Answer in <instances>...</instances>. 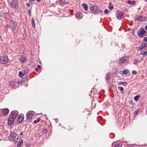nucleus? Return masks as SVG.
Returning a JSON list of instances; mask_svg holds the SVG:
<instances>
[{"instance_id": "obj_45", "label": "nucleus", "mask_w": 147, "mask_h": 147, "mask_svg": "<svg viewBox=\"0 0 147 147\" xmlns=\"http://www.w3.org/2000/svg\"><path fill=\"white\" fill-rule=\"evenodd\" d=\"M38 68V69H39L40 68V66L39 65H38L37 66Z\"/></svg>"}, {"instance_id": "obj_42", "label": "nucleus", "mask_w": 147, "mask_h": 147, "mask_svg": "<svg viewBox=\"0 0 147 147\" xmlns=\"http://www.w3.org/2000/svg\"><path fill=\"white\" fill-rule=\"evenodd\" d=\"M30 5L31 4L29 3H27L26 4V6L27 7H30Z\"/></svg>"}, {"instance_id": "obj_15", "label": "nucleus", "mask_w": 147, "mask_h": 147, "mask_svg": "<svg viewBox=\"0 0 147 147\" xmlns=\"http://www.w3.org/2000/svg\"><path fill=\"white\" fill-rule=\"evenodd\" d=\"M9 112V109L7 108H5L3 109V115H7Z\"/></svg>"}, {"instance_id": "obj_44", "label": "nucleus", "mask_w": 147, "mask_h": 147, "mask_svg": "<svg viewBox=\"0 0 147 147\" xmlns=\"http://www.w3.org/2000/svg\"><path fill=\"white\" fill-rule=\"evenodd\" d=\"M5 27L7 28H8L9 27H8V25L7 24L5 25Z\"/></svg>"}, {"instance_id": "obj_49", "label": "nucleus", "mask_w": 147, "mask_h": 147, "mask_svg": "<svg viewBox=\"0 0 147 147\" xmlns=\"http://www.w3.org/2000/svg\"><path fill=\"white\" fill-rule=\"evenodd\" d=\"M123 84V85H124L125 86H126L127 85V83H126V84Z\"/></svg>"}, {"instance_id": "obj_23", "label": "nucleus", "mask_w": 147, "mask_h": 147, "mask_svg": "<svg viewBox=\"0 0 147 147\" xmlns=\"http://www.w3.org/2000/svg\"><path fill=\"white\" fill-rule=\"evenodd\" d=\"M23 140H21L19 142H18V146H21L22 145L23 143Z\"/></svg>"}, {"instance_id": "obj_5", "label": "nucleus", "mask_w": 147, "mask_h": 147, "mask_svg": "<svg viewBox=\"0 0 147 147\" xmlns=\"http://www.w3.org/2000/svg\"><path fill=\"white\" fill-rule=\"evenodd\" d=\"M116 16L118 19H121L124 17L123 12L121 11H118L117 13Z\"/></svg>"}, {"instance_id": "obj_53", "label": "nucleus", "mask_w": 147, "mask_h": 147, "mask_svg": "<svg viewBox=\"0 0 147 147\" xmlns=\"http://www.w3.org/2000/svg\"><path fill=\"white\" fill-rule=\"evenodd\" d=\"M145 1H146L147 2V0H144Z\"/></svg>"}, {"instance_id": "obj_50", "label": "nucleus", "mask_w": 147, "mask_h": 147, "mask_svg": "<svg viewBox=\"0 0 147 147\" xmlns=\"http://www.w3.org/2000/svg\"><path fill=\"white\" fill-rule=\"evenodd\" d=\"M145 20L146 21H147V18H146L145 19Z\"/></svg>"}, {"instance_id": "obj_16", "label": "nucleus", "mask_w": 147, "mask_h": 147, "mask_svg": "<svg viewBox=\"0 0 147 147\" xmlns=\"http://www.w3.org/2000/svg\"><path fill=\"white\" fill-rule=\"evenodd\" d=\"M142 16H138L135 19V20H136L138 21H142Z\"/></svg>"}, {"instance_id": "obj_34", "label": "nucleus", "mask_w": 147, "mask_h": 147, "mask_svg": "<svg viewBox=\"0 0 147 147\" xmlns=\"http://www.w3.org/2000/svg\"><path fill=\"white\" fill-rule=\"evenodd\" d=\"M129 104H132L133 103V101L132 100H130L129 101Z\"/></svg>"}, {"instance_id": "obj_41", "label": "nucleus", "mask_w": 147, "mask_h": 147, "mask_svg": "<svg viewBox=\"0 0 147 147\" xmlns=\"http://www.w3.org/2000/svg\"><path fill=\"white\" fill-rule=\"evenodd\" d=\"M32 1L31 0H30L29 3L30 4H31L32 3Z\"/></svg>"}, {"instance_id": "obj_43", "label": "nucleus", "mask_w": 147, "mask_h": 147, "mask_svg": "<svg viewBox=\"0 0 147 147\" xmlns=\"http://www.w3.org/2000/svg\"><path fill=\"white\" fill-rule=\"evenodd\" d=\"M138 111H136L135 112H134V113L135 114H137V113H138Z\"/></svg>"}, {"instance_id": "obj_32", "label": "nucleus", "mask_w": 147, "mask_h": 147, "mask_svg": "<svg viewBox=\"0 0 147 147\" xmlns=\"http://www.w3.org/2000/svg\"><path fill=\"white\" fill-rule=\"evenodd\" d=\"M104 13L105 14H107L109 13L108 10L107 9H106L105 10Z\"/></svg>"}, {"instance_id": "obj_36", "label": "nucleus", "mask_w": 147, "mask_h": 147, "mask_svg": "<svg viewBox=\"0 0 147 147\" xmlns=\"http://www.w3.org/2000/svg\"><path fill=\"white\" fill-rule=\"evenodd\" d=\"M123 73L124 74H127V70H125L123 71Z\"/></svg>"}, {"instance_id": "obj_25", "label": "nucleus", "mask_w": 147, "mask_h": 147, "mask_svg": "<svg viewBox=\"0 0 147 147\" xmlns=\"http://www.w3.org/2000/svg\"><path fill=\"white\" fill-rule=\"evenodd\" d=\"M24 75H25L24 74H23L22 72L20 71L19 72V76L20 77H22Z\"/></svg>"}, {"instance_id": "obj_13", "label": "nucleus", "mask_w": 147, "mask_h": 147, "mask_svg": "<svg viewBox=\"0 0 147 147\" xmlns=\"http://www.w3.org/2000/svg\"><path fill=\"white\" fill-rule=\"evenodd\" d=\"M33 115V114L32 113L28 112L26 114V118L28 119H31Z\"/></svg>"}, {"instance_id": "obj_21", "label": "nucleus", "mask_w": 147, "mask_h": 147, "mask_svg": "<svg viewBox=\"0 0 147 147\" xmlns=\"http://www.w3.org/2000/svg\"><path fill=\"white\" fill-rule=\"evenodd\" d=\"M32 23L33 27L34 28H35V23L34 19L33 18H32Z\"/></svg>"}, {"instance_id": "obj_46", "label": "nucleus", "mask_w": 147, "mask_h": 147, "mask_svg": "<svg viewBox=\"0 0 147 147\" xmlns=\"http://www.w3.org/2000/svg\"><path fill=\"white\" fill-rule=\"evenodd\" d=\"M38 68H36L35 69V70H36V71H38Z\"/></svg>"}, {"instance_id": "obj_39", "label": "nucleus", "mask_w": 147, "mask_h": 147, "mask_svg": "<svg viewBox=\"0 0 147 147\" xmlns=\"http://www.w3.org/2000/svg\"><path fill=\"white\" fill-rule=\"evenodd\" d=\"M144 41L147 42V37H145L143 39Z\"/></svg>"}, {"instance_id": "obj_8", "label": "nucleus", "mask_w": 147, "mask_h": 147, "mask_svg": "<svg viewBox=\"0 0 147 147\" xmlns=\"http://www.w3.org/2000/svg\"><path fill=\"white\" fill-rule=\"evenodd\" d=\"M18 114V113L17 111H13L10 113L11 116L16 119Z\"/></svg>"}, {"instance_id": "obj_29", "label": "nucleus", "mask_w": 147, "mask_h": 147, "mask_svg": "<svg viewBox=\"0 0 147 147\" xmlns=\"http://www.w3.org/2000/svg\"><path fill=\"white\" fill-rule=\"evenodd\" d=\"M138 61V60L137 59H135L134 62V64L135 65H136L137 64V63Z\"/></svg>"}, {"instance_id": "obj_4", "label": "nucleus", "mask_w": 147, "mask_h": 147, "mask_svg": "<svg viewBox=\"0 0 147 147\" xmlns=\"http://www.w3.org/2000/svg\"><path fill=\"white\" fill-rule=\"evenodd\" d=\"M128 58V57L127 56H123L122 57L120 58L117 61L118 63H124L126 61Z\"/></svg>"}, {"instance_id": "obj_1", "label": "nucleus", "mask_w": 147, "mask_h": 147, "mask_svg": "<svg viewBox=\"0 0 147 147\" xmlns=\"http://www.w3.org/2000/svg\"><path fill=\"white\" fill-rule=\"evenodd\" d=\"M17 135V134L14 132L11 133L8 137L10 141H13L14 143H17L18 140Z\"/></svg>"}, {"instance_id": "obj_12", "label": "nucleus", "mask_w": 147, "mask_h": 147, "mask_svg": "<svg viewBox=\"0 0 147 147\" xmlns=\"http://www.w3.org/2000/svg\"><path fill=\"white\" fill-rule=\"evenodd\" d=\"M24 119V115H20L17 118V122L19 123H20L23 121Z\"/></svg>"}, {"instance_id": "obj_40", "label": "nucleus", "mask_w": 147, "mask_h": 147, "mask_svg": "<svg viewBox=\"0 0 147 147\" xmlns=\"http://www.w3.org/2000/svg\"><path fill=\"white\" fill-rule=\"evenodd\" d=\"M113 6H109V9H110V10H111L113 8Z\"/></svg>"}, {"instance_id": "obj_9", "label": "nucleus", "mask_w": 147, "mask_h": 147, "mask_svg": "<svg viewBox=\"0 0 147 147\" xmlns=\"http://www.w3.org/2000/svg\"><path fill=\"white\" fill-rule=\"evenodd\" d=\"M16 84H18L17 83H16L14 80H12L10 82V86L11 88H16L17 87L16 86Z\"/></svg>"}, {"instance_id": "obj_31", "label": "nucleus", "mask_w": 147, "mask_h": 147, "mask_svg": "<svg viewBox=\"0 0 147 147\" xmlns=\"http://www.w3.org/2000/svg\"><path fill=\"white\" fill-rule=\"evenodd\" d=\"M143 56H144V57L146 56V55H147V51H146L145 52H144L143 53Z\"/></svg>"}, {"instance_id": "obj_7", "label": "nucleus", "mask_w": 147, "mask_h": 147, "mask_svg": "<svg viewBox=\"0 0 147 147\" xmlns=\"http://www.w3.org/2000/svg\"><path fill=\"white\" fill-rule=\"evenodd\" d=\"M90 10L92 13H96L99 11V8L97 6H94L91 7Z\"/></svg>"}, {"instance_id": "obj_22", "label": "nucleus", "mask_w": 147, "mask_h": 147, "mask_svg": "<svg viewBox=\"0 0 147 147\" xmlns=\"http://www.w3.org/2000/svg\"><path fill=\"white\" fill-rule=\"evenodd\" d=\"M65 2V0H59V2L61 5H63Z\"/></svg>"}, {"instance_id": "obj_3", "label": "nucleus", "mask_w": 147, "mask_h": 147, "mask_svg": "<svg viewBox=\"0 0 147 147\" xmlns=\"http://www.w3.org/2000/svg\"><path fill=\"white\" fill-rule=\"evenodd\" d=\"M8 62V58L7 56L1 57L0 58V63L5 64Z\"/></svg>"}, {"instance_id": "obj_52", "label": "nucleus", "mask_w": 147, "mask_h": 147, "mask_svg": "<svg viewBox=\"0 0 147 147\" xmlns=\"http://www.w3.org/2000/svg\"><path fill=\"white\" fill-rule=\"evenodd\" d=\"M111 4V3H109V5H110Z\"/></svg>"}, {"instance_id": "obj_33", "label": "nucleus", "mask_w": 147, "mask_h": 147, "mask_svg": "<svg viewBox=\"0 0 147 147\" xmlns=\"http://www.w3.org/2000/svg\"><path fill=\"white\" fill-rule=\"evenodd\" d=\"M79 15L80 14L79 13H78L76 14V16L77 18H80L79 17Z\"/></svg>"}, {"instance_id": "obj_2", "label": "nucleus", "mask_w": 147, "mask_h": 147, "mask_svg": "<svg viewBox=\"0 0 147 147\" xmlns=\"http://www.w3.org/2000/svg\"><path fill=\"white\" fill-rule=\"evenodd\" d=\"M9 1L11 2V4L12 8L14 9L15 10H16L18 7V3L16 0H13L12 1V0H8Z\"/></svg>"}, {"instance_id": "obj_54", "label": "nucleus", "mask_w": 147, "mask_h": 147, "mask_svg": "<svg viewBox=\"0 0 147 147\" xmlns=\"http://www.w3.org/2000/svg\"><path fill=\"white\" fill-rule=\"evenodd\" d=\"M2 0H0V1H2Z\"/></svg>"}, {"instance_id": "obj_17", "label": "nucleus", "mask_w": 147, "mask_h": 147, "mask_svg": "<svg viewBox=\"0 0 147 147\" xmlns=\"http://www.w3.org/2000/svg\"><path fill=\"white\" fill-rule=\"evenodd\" d=\"M146 47H147V43L146 42H144L142 44L141 49H144Z\"/></svg>"}, {"instance_id": "obj_55", "label": "nucleus", "mask_w": 147, "mask_h": 147, "mask_svg": "<svg viewBox=\"0 0 147 147\" xmlns=\"http://www.w3.org/2000/svg\"><path fill=\"white\" fill-rule=\"evenodd\" d=\"M1 140L0 139V141Z\"/></svg>"}, {"instance_id": "obj_37", "label": "nucleus", "mask_w": 147, "mask_h": 147, "mask_svg": "<svg viewBox=\"0 0 147 147\" xmlns=\"http://www.w3.org/2000/svg\"><path fill=\"white\" fill-rule=\"evenodd\" d=\"M124 89L123 87H121L120 90L121 91V93H123V90Z\"/></svg>"}, {"instance_id": "obj_51", "label": "nucleus", "mask_w": 147, "mask_h": 147, "mask_svg": "<svg viewBox=\"0 0 147 147\" xmlns=\"http://www.w3.org/2000/svg\"><path fill=\"white\" fill-rule=\"evenodd\" d=\"M28 13H30V10L28 11Z\"/></svg>"}, {"instance_id": "obj_35", "label": "nucleus", "mask_w": 147, "mask_h": 147, "mask_svg": "<svg viewBox=\"0 0 147 147\" xmlns=\"http://www.w3.org/2000/svg\"><path fill=\"white\" fill-rule=\"evenodd\" d=\"M24 79L26 80V81H28L29 78L28 77V76H26L24 78Z\"/></svg>"}, {"instance_id": "obj_14", "label": "nucleus", "mask_w": 147, "mask_h": 147, "mask_svg": "<svg viewBox=\"0 0 147 147\" xmlns=\"http://www.w3.org/2000/svg\"><path fill=\"white\" fill-rule=\"evenodd\" d=\"M146 32L144 30H142L140 31V32L138 33V36L140 37H143L144 36L143 35L146 33Z\"/></svg>"}, {"instance_id": "obj_10", "label": "nucleus", "mask_w": 147, "mask_h": 147, "mask_svg": "<svg viewBox=\"0 0 147 147\" xmlns=\"http://www.w3.org/2000/svg\"><path fill=\"white\" fill-rule=\"evenodd\" d=\"M111 77V73H108L106 74L105 79V81L107 83H108L110 82Z\"/></svg>"}, {"instance_id": "obj_47", "label": "nucleus", "mask_w": 147, "mask_h": 147, "mask_svg": "<svg viewBox=\"0 0 147 147\" xmlns=\"http://www.w3.org/2000/svg\"><path fill=\"white\" fill-rule=\"evenodd\" d=\"M37 2H41V0H36Z\"/></svg>"}, {"instance_id": "obj_18", "label": "nucleus", "mask_w": 147, "mask_h": 147, "mask_svg": "<svg viewBox=\"0 0 147 147\" xmlns=\"http://www.w3.org/2000/svg\"><path fill=\"white\" fill-rule=\"evenodd\" d=\"M29 69L28 68L26 69H24L23 71L24 74L25 75H26L29 72Z\"/></svg>"}, {"instance_id": "obj_19", "label": "nucleus", "mask_w": 147, "mask_h": 147, "mask_svg": "<svg viewBox=\"0 0 147 147\" xmlns=\"http://www.w3.org/2000/svg\"><path fill=\"white\" fill-rule=\"evenodd\" d=\"M82 5L85 10H88V6L87 4L86 3L83 4Z\"/></svg>"}, {"instance_id": "obj_48", "label": "nucleus", "mask_w": 147, "mask_h": 147, "mask_svg": "<svg viewBox=\"0 0 147 147\" xmlns=\"http://www.w3.org/2000/svg\"><path fill=\"white\" fill-rule=\"evenodd\" d=\"M145 28L146 30H147V25L145 27Z\"/></svg>"}, {"instance_id": "obj_27", "label": "nucleus", "mask_w": 147, "mask_h": 147, "mask_svg": "<svg viewBox=\"0 0 147 147\" xmlns=\"http://www.w3.org/2000/svg\"><path fill=\"white\" fill-rule=\"evenodd\" d=\"M40 121V119L38 118V119L36 120H35L34 121L33 123H36L38 122H39Z\"/></svg>"}, {"instance_id": "obj_20", "label": "nucleus", "mask_w": 147, "mask_h": 147, "mask_svg": "<svg viewBox=\"0 0 147 147\" xmlns=\"http://www.w3.org/2000/svg\"><path fill=\"white\" fill-rule=\"evenodd\" d=\"M127 2L128 3H129L130 5H134L135 3V1H133L131 2L130 0H128L127 1Z\"/></svg>"}, {"instance_id": "obj_30", "label": "nucleus", "mask_w": 147, "mask_h": 147, "mask_svg": "<svg viewBox=\"0 0 147 147\" xmlns=\"http://www.w3.org/2000/svg\"><path fill=\"white\" fill-rule=\"evenodd\" d=\"M20 62L22 63H23L25 62V59H22L20 60Z\"/></svg>"}, {"instance_id": "obj_28", "label": "nucleus", "mask_w": 147, "mask_h": 147, "mask_svg": "<svg viewBox=\"0 0 147 147\" xmlns=\"http://www.w3.org/2000/svg\"><path fill=\"white\" fill-rule=\"evenodd\" d=\"M114 147H122V145L121 144H119L115 145Z\"/></svg>"}, {"instance_id": "obj_6", "label": "nucleus", "mask_w": 147, "mask_h": 147, "mask_svg": "<svg viewBox=\"0 0 147 147\" xmlns=\"http://www.w3.org/2000/svg\"><path fill=\"white\" fill-rule=\"evenodd\" d=\"M17 23L15 22H13L10 24V26L9 27L11 28V30L12 31H15L16 29Z\"/></svg>"}, {"instance_id": "obj_38", "label": "nucleus", "mask_w": 147, "mask_h": 147, "mask_svg": "<svg viewBox=\"0 0 147 147\" xmlns=\"http://www.w3.org/2000/svg\"><path fill=\"white\" fill-rule=\"evenodd\" d=\"M136 73L137 72L135 70L133 71L132 72V74H136Z\"/></svg>"}, {"instance_id": "obj_24", "label": "nucleus", "mask_w": 147, "mask_h": 147, "mask_svg": "<svg viewBox=\"0 0 147 147\" xmlns=\"http://www.w3.org/2000/svg\"><path fill=\"white\" fill-rule=\"evenodd\" d=\"M140 97V95H136L135 96L134 98V99L136 101H137L138 100L139 97Z\"/></svg>"}, {"instance_id": "obj_11", "label": "nucleus", "mask_w": 147, "mask_h": 147, "mask_svg": "<svg viewBox=\"0 0 147 147\" xmlns=\"http://www.w3.org/2000/svg\"><path fill=\"white\" fill-rule=\"evenodd\" d=\"M15 119L11 117H10L8 119V124L9 126L11 125L14 123V119Z\"/></svg>"}, {"instance_id": "obj_26", "label": "nucleus", "mask_w": 147, "mask_h": 147, "mask_svg": "<svg viewBox=\"0 0 147 147\" xmlns=\"http://www.w3.org/2000/svg\"><path fill=\"white\" fill-rule=\"evenodd\" d=\"M126 82H119L118 84V85H120L123 84H126Z\"/></svg>"}]
</instances>
